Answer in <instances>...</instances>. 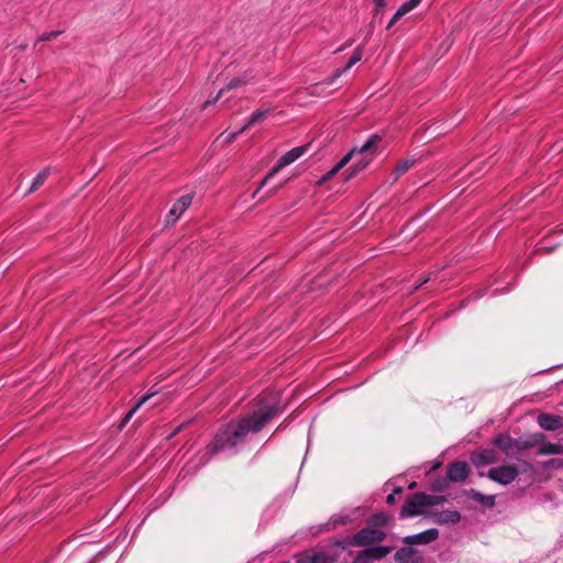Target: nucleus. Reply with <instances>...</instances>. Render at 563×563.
<instances>
[{"mask_svg": "<svg viewBox=\"0 0 563 563\" xmlns=\"http://www.w3.org/2000/svg\"><path fill=\"white\" fill-rule=\"evenodd\" d=\"M382 137L378 134H372L368 140L361 146L353 147L356 150V154L368 155L373 157Z\"/></svg>", "mask_w": 563, "mask_h": 563, "instance_id": "nucleus-13", "label": "nucleus"}, {"mask_svg": "<svg viewBox=\"0 0 563 563\" xmlns=\"http://www.w3.org/2000/svg\"><path fill=\"white\" fill-rule=\"evenodd\" d=\"M547 467L561 468L563 467V459H551L545 463Z\"/></svg>", "mask_w": 563, "mask_h": 563, "instance_id": "nucleus-36", "label": "nucleus"}, {"mask_svg": "<svg viewBox=\"0 0 563 563\" xmlns=\"http://www.w3.org/2000/svg\"><path fill=\"white\" fill-rule=\"evenodd\" d=\"M192 202V195L180 197L169 210L166 217L167 224H174Z\"/></svg>", "mask_w": 563, "mask_h": 563, "instance_id": "nucleus-10", "label": "nucleus"}, {"mask_svg": "<svg viewBox=\"0 0 563 563\" xmlns=\"http://www.w3.org/2000/svg\"><path fill=\"white\" fill-rule=\"evenodd\" d=\"M387 534L380 529L366 526L360 531L351 536V542L354 547H369L372 544H378L386 539Z\"/></svg>", "mask_w": 563, "mask_h": 563, "instance_id": "nucleus-3", "label": "nucleus"}, {"mask_svg": "<svg viewBox=\"0 0 563 563\" xmlns=\"http://www.w3.org/2000/svg\"><path fill=\"white\" fill-rule=\"evenodd\" d=\"M280 412L277 401L258 399L257 408L249 411L238 420H231L220 428L212 441L207 445V453L214 455L225 449H233L244 442L250 433L261 432L274 417Z\"/></svg>", "mask_w": 563, "mask_h": 563, "instance_id": "nucleus-1", "label": "nucleus"}, {"mask_svg": "<svg viewBox=\"0 0 563 563\" xmlns=\"http://www.w3.org/2000/svg\"><path fill=\"white\" fill-rule=\"evenodd\" d=\"M428 280H429L428 278H427V279H424V280H422L419 285H417V286L415 287V290L419 289V288H420L422 285H424Z\"/></svg>", "mask_w": 563, "mask_h": 563, "instance_id": "nucleus-46", "label": "nucleus"}, {"mask_svg": "<svg viewBox=\"0 0 563 563\" xmlns=\"http://www.w3.org/2000/svg\"><path fill=\"white\" fill-rule=\"evenodd\" d=\"M347 522V517H340L334 519L335 525H345Z\"/></svg>", "mask_w": 563, "mask_h": 563, "instance_id": "nucleus-43", "label": "nucleus"}, {"mask_svg": "<svg viewBox=\"0 0 563 563\" xmlns=\"http://www.w3.org/2000/svg\"><path fill=\"white\" fill-rule=\"evenodd\" d=\"M515 442L516 439H512L507 433H500L493 440V443L505 453H508L511 448H515Z\"/></svg>", "mask_w": 563, "mask_h": 563, "instance_id": "nucleus-20", "label": "nucleus"}, {"mask_svg": "<svg viewBox=\"0 0 563 563\" xmlns=\"http://www.w3.org/2000/svg\"><path fill=\"white\" fill-rule=\"evenodd\" d=\"M399 19L400 18H396V13H395L386 29L389 30Z\"/></svg>", "mask_w": 563, "mask_h": 563, "instance_id": "nucleus-44", "label": "nucleus"}, {"mask_svg": "<svg viewBox=\"0 0 563 563\" xmlns=\"http://www.w3.org/2000/svg\"><path fill=\"white\" fill-rule=\"evenodd\" d=\"M464 494L467 497H470L471 499H473L488 508H492L495 506V496L494 495H484L474 488L464 490Z\"/></svg>", "mask_w": 563, "mask_h": 563, "instance_id": "nucleus-17", "label": "nucleus"}, {"mask_svg": "<svg viewBox=\"0 0 563 563\" xmlns=\"http://www.w3.org/2000/svg\"><path fill=\"white\" fill-rule=\"evenodd\" d=\"M562 454H563V445H562Z\"/></svg>", "mask_w": 563, "mask_h": 563, "instance_id": "nucleus-49", "label": "nucleus"}, {"mask_svg": "<svg viewBox=\"0 0 563 563\" xmlns=\"http://www.w3.org/2000/svg\"><path fill=\"white\" fill-rule=\"evenodd\" d=\"M402 493H404V488L402 487H395L394 490H393L394 495H400Z\"/></svg>", "mask_w": 563, "mask_h": 563, "instance_id": "nucleus-45", "label": "nucleus"}, {"mask_svg": "<svg viewBox=\"0 0 563 563\" xmlns=\"http://www.w3.org/2000/svg\"><path fill=\"white\" fill-rule=\"evenodd\" d=\"M330 85H331V84H327V82H325V79H324L323 81H321V82L314 84V85H312V86H310V87L308 88V90H309V95H311V96H320V95H322V92H323V91H322V87H323V86H330Z\"/></svg>", "mask_w": 563, "mask_h": 563, "instance_id": "nucleus-29", "label": "nucleus"}, {"mask_svg": "<svg viewBox=\"0 0 563 563\" xmlns=\"http://www.w3.org/2000/svg\"><path fill=\"white\" fill-rule=\"evenodd\" d=\"M426 493H416L410 495L400 509L399 518L415 517L424 514Z\"/></svg>", "mask_w": 563, "mask_h": 563, "instance_id": "nucleus-4", "label": "nucleus"}, {"mask_svg": "<svg viewBox=\"0 0 563 563\" xmlns=\"http://www.w3.org/2000/svg\"><path fill=\"white\" fill-rule=\"evenodd\" d=\"M544 440H545V435L543 433L539 432V433L529 434L527 437L516 439L515 448L518 451L532 449V448L541 445L544 442Z\"/></svg>", "mask_w": 563, "mask_h": 563, "instance_id": "nucleus-12", "label": "nucleus"}, {"mask_svg": "<svg viewBox=\"0 0 563 563\" xmlns=\"http://www.w3.org/2000/svg\"><path fill=\"white\" fill-rule=\"evenodd\" d=\"M363 51L362 47H356L352 57L350 58L349 63L345 65L344 68L338 69L335 74L331 77H328L325 79L327 84H333L336 78L342 76L345 71H347L351 67H353L356 63H358L362 59Z\"/></svg>", "mask_w": 563, "mask_h": 563, "instance_id": "nucleus-14", "label": "nucleus"}, {"mask_svg": "<svg viewBox=\"0 0 563 563\" xmlns=\"http://www.w3.org/2000/svg\"><path fill=\"white\" fill-rule=\"evenodd\" d=\"M269 112V108L255 110L247 119V122L240 129V132H244L255 123L262 122L263 120H265Z\"/></svg>", "mask_w": 563, "mask_h": 563, "instance_id": "nucleus-21", "label": "nucleus"}, {"mask_svg": "<svg viewBox=\"0 0 563 563\" xmlns=\"http://www.w3.org/2000/svg\"><path fill=\"white\" fill-rule=\"evenodd\" d=\"M497 461L496 452L494 450H484L472 456V462L476 467H482L493 464Z\"/></svg>", "mask_w": 563, "mask_h": 563, "instance_id": "nucleus-16", "label": "nucleus"}, {"mask_svg": "<svg viewBox=\"0 0 563 563\" xmlns=\"http://www.w3.org/2000/svg\"><path fill=\"white\" fill-rule=\"evenodd\" d=\"M247 84V80L245 78H233L228 85L225 88H223L224 90H231V89H234V88H238V87H242L244 85Z\"/></svg>", "mask_w": 563, "mask_h": 563, "instance_id": "nucleus-31", "label": "nucleus"}, {"mask_svg": "<svg viewBox=\"0 0 563 563\" xmlns=\"http://www.w3.org/2000/svg\"><path fill=\"white\" fill-rule=\"evenodd\" d=\"M417 487V483L416 482H412L410 485H409V489H413Z\"/></svg>", "mask_w": 563, "mask_h": 563, "instance_id": "nucleus-47", "label": "nucleus"}, {"mask_svg": "<svg viewBox=\"0 0 563 563\" xmlns=\"http://www.w3.org/2000/svg\"><path fill=\"white\" fill-rule=\"evenodd\" d=\"M376 10L379 11L386 7V0H374Z\"/></svg>", "mask_w": 563, "mask_h": 563, "instance_id": "nucleus-41", "label": "nucleus"}, {"mask_svg": "<svg viewBox=\"0 0 563 563\" xmlns=\"http://www.w3.org/2000/svg\"><path fill=\"white\" fill-rule=\"evenodd\" d=\"M309 147V144L297 146L285 153L277 161V164L267 173V175L264 177V179L261 181L257 189L253 192L252 197L255 198L258 191L267 184V181L277 174L282 168L285 166L294 163L296 159H298L300 156H302Z\"/></svg>", "mask_w": 563, "mask_h": 563, "instance_id": "nucleus-2", "label": "nucleus"}, {"mask_svg": "<svg viewBox=\"0 0 563 563\" xmlns=\"http://www.w3.org/2000/svg\"><path fill=\"white\" fill-rule=\"evenodd\" d=\"M224 89H221L218 95L212 99V100H207L203 104H202V109H206L208 106L210 104H214L219 98L221 97V95L223 93Z\"/></svg>", "mask_w": 563, "mask_h": 563, "instance_id": "nucleus-39", "label": "nucleus"}, {"mask_svg": "<svg viewBox=\"0 0 563 563\" xmlns=\"http://www.w3.org/2000/svg\"><path fill=\"white\" fill-rule=\"evenodd\" d=\"M155 395L154 391L147 393L143 397H141L137 402L133 406V408L126 412V415L123 417L121 422L119 423V429L122 430L128 422L131 420V418L134 416V413L143 406L151 397Z\"/></svg>", "mask_w": 563, "mask_h": 563, "instance_id": "nucleus-18", "label": "nucleus"}, {"mask_svg": "<svg viewBox=\"0 0 563 563\" xmlns=\"http://www.w3.org/2000/svg\"><path fill=\"white\" fill-rule=\"evenodd\" d=\"M63 32L64 31L58 30V31L43 33L41 36H38L37 42L51 41V40L57 37L58 35L63 34Z\"/></svg>", "mask_w": 563, "mask_h": 563, "instance_id": "nucleus-32", "label": "nucleus"}, {"mask_svg": "<svg viewBox=\"0 0 563 563\" xmlns=\"http://www.w3.org/2000/svg\"><path fill=\"white\" fill-rule=\"evenodd\" d=\"M519 475V470L514 465H501L488 471L487 477L498 484L508 485Z\"/></svg>", "mask_w": 563, "mask_h": 563, "instance_id": "nucleus-5", "label": "nucleus"}, {"mask_svg": "<svg viewBox=\"0 0 563 563\" xmlns=\"http://www.w3.org/2000/svg\"><path fill=\"white\" fill-rule=\"evenodd\" d=\"M354 563H372V559L367 553H364V550L360 551L357 555L353 560Z\"/></svg>", "mask_w": 563, "mask_h": 563, "instance_id": "nucleus-34", "label": "nucleus"}, {"mask_svg": "<svg viewBox=\"0 0 563 563\" xmlns=\"http://www.w3.org/2000/svg\"><path fill=\"white\" fill-rule=\"evenodd\" d=\"M352 563H354V562H352Z\"/></svg>", "mask_w": 563, "mask_h": 563, "instance_id": "nucleus-50", "label": "nucleus"}, {"mask_svg": "<svg viewBox=\"0 0 563 563\" xmlns=\"http://www.w3.org/2000/svg\"><path fill=\"white\" fill-rule=\"evenodd\" d=\"M393 551V547L388 545H377V547H369L364 549V553H367L372 561L376 560L379 561L387 556Z\"/></svg>", "mask_w": 563, "mask_h": 563, "instance_id": "nucleus-19", "label": "nucleus"}, {"mask_svg": "<svg viewBox=\"0 0 563 563\" xmlns=\"http://www.w3.org/2000/svg\"><path fill=\"white\" fill-rule=\"evenodd\" d=\"M373 157H369L368 155H363L357 162L354 163L355 166H357L358 170H364L371 163Z\"/></svg>", "mask_w": 563, "mask_h": 563, "instance_id": "nucleus-33", "label": "nucleus"}, {"mask_svg": "<svg viewBox=\"0 0 563 563\" xmlns=\"http://www.w3.org/2000/svg\"><path fill=\"white\" fill-rule=\"evenodd\" d=\"M394 560L397 563H423V555L417 549L408 545L398 549Z\"/></svg>", "mask_w": 563, "mask_h": 563, "instance_id": "nucleus-9", "label": "nucleus"}, {"mask_svg": "<svg viewBox=\"0 0 563 563\" xmlns=\"http://www.w3.org/2000/svg\"><path fill=\"white\" fill-rule=\"evenodd\" d=\"M360 173L357 166H355L354 164H352L346 170H345V178L344 180L347 181L350 179H352L353 177H355L357 174Z\"/></svg>", "mask_w": 563, "mask_h": 563, "instance_id": "nucleus-35", "label": "nucleus"}, {"mask_svg": "<svg viewBox=\"0 0 563 563\" xmlns=\"http://www.w3.org/2000/svg\"><path fill=\"white\" fill-rule=\"evenodd\" d=\"M21 49H25L26 48V45H21L20 46Z\"/></svg>", "mask_w": 563, "mask_h": 563, "instance_id": "nucleus-48", "label": "nucleus"}, {"mask_svg": "<svg viewBox=\"0 0 563 563\" xmlns=\"http://www.w3.org/2000/svg\"><path fill=\"white\" fill-rule=\"evenodd\" d=\"M340 172L339 167L334 165L321 179L319 183H324L331 179L334 175H336Z\"/></svg>", "mask_w": 563, "mask_h": 563, "instance_id": "nucleus-37", "label": "nucleus"}, {"mask_svg": "<svg viewBox=\"0 0 563 563\" xmlns=\"http://www.w3.org/2000/svg\"><path fill=\"white\" fill-rule=\"evenodd\" d=\"M241 133H242V132H240V130H239V131H236V132L229 133V134H227V135L224 136L223 142H224L225 144H229V143L233 142V141H234V139H235L239 134H241Z\"/></svg>", "mask_w": 563, "mask_h": 563, "instance_id": "nucleus-40", "label": "nucleus"}, {"mask_svg": "<svg viewBox=\"0 0 563 563\" xmlns=\"http://www.w3.org/2000/svg\"><path fill=\"white\" fill-rule=\"evenodd\" d=\"M450 482L451 481L448 478V476L438 477L432 482L431 490L435 493H442L448 489Z\"/></svg>", "mask_w": 563, "mask_h": 563, "instance_id": "nucleus-26", "label": "nucleus"}, {"mask_svg": "<svg viewBox=\"0 0 563 563\" xmlns=\"http://www.w3.org/2000/svg\"><path fill=\"white\" fill-rule=\"evenodd\" d=\"M48 174H49V169L48 168H44L43 170H41L33 178V181H32V185H31V187L29 189V192H34L35 190H37L44 184V181L48 177Z\"/></svg>", "mask_w": 563, "mask_h": 563, "instance_id": "nucleus-24", "label": "nucleus"}, {"mask_svg": "<svg viewBox=\"0 0 563 563\" xmlns=\"http://www.w3.org/2000/svg\"><path fill=\"white\" fill-rule=\"evenodd\" d=\"M539 426L547 431H556L563 428V417L553 413H540L537 418Z\"/></svg>", "mask_w": 563, "mask_h": 563, "instance_id": "nucleus-11", "label": "nucleus"}, {"mask_svg": "<svg viewBox=\"0 0 563 563\" xmlns=\"http://www.w3.org/2000/svg\"><path fill=\"white\" fill-rule=\"evenodd\" d=\"M539 455L562 454V445L555 443H542L537 452Z\"/></svg>", "mask_w": 563, "mask_h": 563, "instance_id": "nucleus-23", "label": "nucleus"}, {"mask_svg": "<svg viewBox=\"0 0 563 563\" xmlns=\"http://www.w3.org/2000/svg\"><path fill=\"white\" fill-rule=\"evenodd\" d=\"M355 154H356V150L352 148L335 165L341 170L353 158V156Z\"/></svg>", "mask_w": 563, "mask_h": 563, "instance_id": "nucleus-30", "label": "nucleus"}, {"mask_svg": "<svg viewBox=\"0 0 563 563\" xmlns=\"http://www.w3.org/2000/svg\"><path fill=\"white\" fill-rule=\"evenodd\" d=\"M434 521L439 525L457 523L461 514L457 510H442L433 514Z\"/></svg>", "mask_w": 563, "mask_h": 563, "instance_id": "nucleus-15", "label": "nucleus"}, {"mask_svg": "<svg viewBox=\"0 0 563 563\" xmlns=\"http://www.w3.org/2000/svg\"><path fill=\"white\" fill-rule=\"evenodd\" d=\"M388 516L385 512H377L368 517L366 523L373 528L379 529L385 527L388 522Z\"/></svg>", "mask_w": 563, "mask_h": 563, "instance_id": "nucleus-22", "label": "nucleus"}, {"mask_svg": "<svg viewBox=\"0 0 563 563\" xmlns=\"http://www.w3.org/2000/svg\"><path fill=\"white\" fill-rule=\"evenodd\" d=\"M470 475V466L464 461H453L446 466V476L453 483H462Z\"/></svg>", "mask_w": 563, "mask_h": 563, "instance_id": "nucleus-7", "label": "nucleus"}, {"mask_svg": "<svg viewBox=\"0 0 563 563\" xmlns=\"http://www.w3.org/2000/svg\"><path fill=\"white\" fill-rule=\"evenodd\" d=\"M439 534L440 533L437 528H430L426 531L402 538V543L410 547L415 544H428L435 541L439 538Z\"/></svg>", "mask_w": 563, "mask_h": 563, "instance_id": "nucleus-8", "label": "nucleus"}, {"mask_svg": "<svg viewBox=\"0 0 563 563\" xmlns=\"http://www.w3.org/2000/svg\"><path fill=\"white\" fill-rule=\"evenodd\" d=\"M386 503L388 505H393L396 503V495H394L393 493L389 494L387 497H386Z\"/></svg>", "mask_w": 563, "mask_h": 563, "instance_id": "nucleus-42", "label": "nucleus"}, {"mask_svg": "<svg viewBox=\"0 0 563 563\" xmlns=\"http://www.w3.org/2000/svg\"><path fill=\"white\" fill-rule=\"evenodd\" d=\"M415 164H416V159H413V158H407L402 162H399L395 168L397 176L405 174L407 170H409V168L415 166Z\"/></svg>", "mask_w": 563, "mask_h": 563, "instance_id": "nucleus-27", "label": "nucleus"}, {"mask_svg": "<svg viewBox=\"0 0 563 563\" xmlns=\"http://www.w3.org/2000/svg\"><path fill=\"white\" fill-rule=\"evenodd\" d=\"M421 0H408L400 5V8L396 11V18H402L405 14L415 9Z\"/></svg>", "mask_w": 563, "mask_h": 563, "instance_id": "nucleus-25", "label": "nucleus"}, {"mask_svg": "<svg viewBox=\"0 0 563 563\" xmlns=\"http://www.w3.org/2000/svg\"><path fill=\"white\" fill-rule=\"evenodd\" d=\"M335 545L341 548V549H346L347 547H354V543L351 542V537H346L342 540H339L335 542Z\"/></svg>", "mask_w": 563, "mask_h": 563, "instance_id": "nucleus-38", "label": "nucleus"}, {"mask_svg": "<svg viewBox=\"0 0 563 563\" xmlns=\"http://www.w3.org/2000/svg\"><path fill=\"white\" fill-rule=\"evenodd\" d=\"M444 501H446L445 496H435V495L426 494V498H424L426 507L441 505Z\"/></svg>", "mask_w": 563, "mask_h": 563, "instance_id": "nucleus-28", "label": "nucleus"}, {"mask_svg": "<svg viewBox=\"0 0 563 563\" xmlns=\"http://www.w3.org/2000/svg\"><path fill=\"white\" fill-rule=\"evenodd\" d=\"M296 563H333L334 559L323 551L308 549L295 555Z\"/></svg>", "mask_w": 563, "mask_h": 563, "instance_id": "nucleus-6", "label": "nucleus"}]
</instances>
